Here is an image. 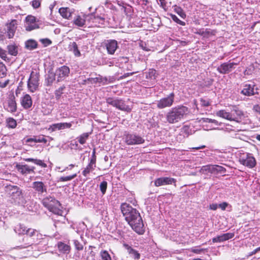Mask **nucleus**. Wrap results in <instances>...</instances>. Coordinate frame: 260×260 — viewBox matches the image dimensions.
Segmentation results:
<instances>
[{"label":"nucleus","mask_w":260,"mask_h":260,"mask_svg":"<svg viewBox=\"0 0 260 260\" xmlns=\"http://www.w3.org/2000/svg\"><path fill=\"white\" fill-rule=\"evenodd\" d=\"M121 210L129 225L137 233L143 234L144 232V224L139 212L127 203H122Z\"/></svg>","instance_id":"1"},{"label":"nucleus","mask_w":260,"mask_h":260,"mask_svg":"<svg viewBox=\"0 0 260 260\" xmlns=\"http://www.w3.org/2000/svg\"><path fill=\"white\" fill-rule=\"evenodd\" d=\"M189 113L188 108L184 106H178L170 109L166 115L167 121L174 124L182 121Z\"/></svg>","instance_id":"2"},{"label":"nucleus","mask_w":260,"mask_h":260,"mask_svg":"<svg viewBox=\"0 0 260 260\" xmlns=\"http://www.w3.org/2000/svg\"><path fill=\"white\" fill-rule=\"evenodd\" d=\"M217 116L230 121L240 122L244 118L243 112L237 106H233L230 111L219 110L216 113Z\"/></svg>","instance_id":"3"},{"label":"nucleus","mask_w":260,"mask_h":260,"mask_svg":"<svg viewBox=\"0 0 260 260\" xmlns=\"http://www.w3.org/2000/svg\"><path fill=\"white\" fill-rule=\"evenodd\" d=\"M42 203L50 211L57 215H61L62 211L61 209V204L54 197L48 196L44 198Z\"/></svg>","instance_id":"4"},{"label":"nucleus","mask_w":260,"mask_h":260,"mask_svg":"<svg viewBox=\"0 0 260 260\" xmlns=\"http://www.w3.org/2000/svg\"><path fill=\"white\" fill-rule=\"evenodd\" d=\"M9 194L11 198L18 204L23 205L25 204L22 190L17 186H9L7 188Z\"/></svg>","instance_id":"5"},{"label":"nucleus","mask_w":260,"mask_h":260,"mask_svg":"<svg viewBox=\"0 0 260 260\" xmlns=\"http://www.w3.org/2000/svg\"><path fill=\"white\" fill-rule=\"evenodd\" d=\"M106 103L121 111L127 112H130L132 111V109L128 106L126 105L124 102L120 99L108 98L106 99Z\"/></svg>","instance_id":"6"},{"label":"nucleus","mask_w":260,"mask_h":260,"mask_svg":"<svg viewBox=\"0 0 260 260\" xmlns=\"http://www.w3.org/2000/svg\"><path fill=\"white\" fill-rule=\"evenodd\" d=\"M124 141L128 145H140L145 142V140L143 137L134 133L125 134Z\"/></svg>","instance_id":"7"},{"label":"nucleus","mask_w":260,"mask_h":260,"mask_svg":"<svg viewBox=\"0 0 260 260\" xmlns=\"http://www.w3.org/2000/svg\"><path fill=\"white\" fill-rule=\"evenodd\" d=\"M101 19L104 20V19L100 16L95 17L93 13L89 14L88 15H84L83 17L80 15H77L74 17L73 23L78 27H83L85 24L86 20H90L92 19Z\"/></svg>","instance_id":"8"},{"label":"nucleus","mask_w":260,"mask_h":260,"mask_svg":"<svg viewBox=\"0 0 260 260\" xmlns=\"http://www.w3.org/2000/svg\"><path fill=\"white\" fill-rule=\"evenodd\" d=\"M39 81V74L32 71L27 81L28 90L32 92H35L38 88Z\"/></svg>","instance_id":"9"},{"label":"nucleus","mask_w":260,"mask_h":260,"mask_svg":"<svg viewBox=\"0 0 260 260\" xmlns=\"http://www.w3.org/2000/svg\"><path fill=\"white\" fill-rule=\"evenodd\" d=\"M26 235L31 238V241L28 243V245L22 246L23 248H27L29 246L37 243L42 237V235L38 231L31 228L27 229Z\"/></svg>","instance_id":"10"},{"label":"nucleus","mask_w":260,"mask_h":260,"mask_svg":"<svg viewBox=\"0 0 260 260\" xmlns=\"http://www.w3.org/2000/svg\"><path fill=\"white\" fill-rule=\"evenodd\" d=\"M241 164L249 168H253L256 165V160L252 154L246 153L243 154L239 158Z\"/></svg>","instance_id":"11"},{"label":"nucleus","mask_w":260,"mask_h":260,"mask_svg":"<svg viewBox=\"0 0 260 260\" xmlns=\"http://www.w3.org/2000/svg\"><path fill=\"white\" fill-rule=\"evenodd\" d=\"M174 93L172 92L167 97L161 99L157 102V107L161 109L171 107L174 102Z\"/></svg>","instance_id":"12"},{"label":"nucleus","mask_w":260,"mask_h":260,"mask_svg":"<svg viewBox=\"0 0 260 260\" xmlns=\"http://www.w3.org/2000/svg\"><path fill=\"white\" fill-rule=\"evenodd\" d=\"M39 20L32 15H28L25 20V30L28 31L38 29L39 28V25L38 23Z\"/></svg>","instance_id":"13"},{"label":"nucleus","mask_w":260,"mask_h":260,"mask_svg":"<svg viewBox=\"0 0 260 260\" xmlns=\"http://www.w3.org/2000/svg\"><path fill=\"white\" fill-rule=\"evenodd\" d=\"M18 25V21L16 19H12L10 22L6 23L5 31L8 39H12L14 37Z\"/></svg>","instance_id":"14"},{"label":"nucleus","mask_w":260,"mask_h":260,"mask_svg":"<svg viewBox=\"0 0 260 260\" xmlns=\"http://www.w3.org/2000/svg\"><path fill=\"white\" fill-rule=\"evenodd\" d=\"M237 64L238 63L236 62L229 61L221 64L217 67V71L220 74H226L231 72L234 69H235L236 66Z\"/></svg>","instance_id":"15"},{"label":"nucleus","mask_w":260,"mask_h":260,"mask_svg":"<svg viewBox=\"0 0 260 260\" xmlns=\"http://www.w3.org/2000/svg\"><path fill=\"white\" fill-rule=\"evenodd\" d=\"M70 69L66 66H63L57 68L55 71V75L57 82L63 81L70 74Z\"/></svg>","instance_id":"16"},{"label":"nucleus","mask_w":260,"mask_h":260,"mask_svg":"<svg viewBox=\"0 0 260 260\" xmlns=\"http://www.w3.org/2000/svg\"><path fill=\"white\" fill-rule=\"evenodd\" d=\"M4 109L10 113H14L17 110V104L14 95H11L4 106Z\"/></svg>","instance_id":"17"},{"label":"nucleus","mask_w":260,"mask_h":260,"mask_svg":"<svg viewBox=\"0 0 260 260\" xmlns=\"http://www.w3.org/2000/svg\"><path fill=\"white\" fill-rule=\"evenodd\" d=\"M107 52L109 54L113 55L118 48L117 42L115 40H108L104 43Z\"/></svg>","instance_id":"18"},{"label":"nucleus","mask_w":260,"mask_h":260,"mask_svg":"<svg viewBox=\"0 0 260 260\" xmlns=\"http://www.w3.org/2000/svg\"><path fill=\"white\" fill-rule=\"evenodd\" d=\"M255 85L252 82L246 84L241 91V93L245 95L250 96L254 94V87Z\"/></svg>","instance_id":"19"},{"label":"nucleus","mask_w":260,"mask_h":260,"mask_svg":"<svg viewBox=\"0 0 260 260\" xmlns=\"http://www.w3.org/2000/svg\"><path fill=\"white\" fill-rule=\"evenodd\" d=\"M175 182L174 178L169 177H160L156 179L154 181V185L155 186H160L162 185L172 184Z\"/></svg>","instance_id":"20"},{"label":"nucleus","mask_w":260,"mask_h":260,"mask_svg":"<svg viewBox=\"0 0 260 260\" xmlns=\"http://www.w3.org/2000/svg\"><path fill=\"white\" fill-rule=\"evenodd\" d=\"M72 125V123H67V122H62V123H57L53 124L50 126L49 128V130L51 131L52 132H54L56 130H61L65 128H69Z\"/></svg>","instance_id":"21"},{"label":"nucleus","mask_w":260,"mask_h":260,"mask_svg":"<svg viewBox=\"0 0 260 260\" xmlns=\"http://www.w3.org/2000/svg\"><path fill=\"white\" fill-rule=\"evenodd\" d=\"M16 168L17 170L23 175H27L34 172L35 168L30 167L27 165H17Z\"/></svg>","instance_id":"22"},{"label":"nucleus","mask_w":260,"mask_h":260,"mask_svg":"<svg viewBox=\"0 0 260 260\" xmlns=\"http://www.w3.org/2000/svg\"><path fill=\"white\" fill-rule=\"evenodd\" d=\"M234 236V234L231 233H228L217 236L212 239L213 243L222 242L229 239L233 238Z\"/></svg>","instance_id":"23"},{"label":"nucleus","mask_w":260,"mask_h":260,"mask_svg":"<svg viewBox=\"0 0 260 260\" xmlns=\"http://www.w3.org/2000/svg\"><path fill=\"white\" fill-rule=\"evenodd\" d=\"M32 187L39 194H42L47 191L46 186L43 182L41 181H35L33 182Z\"/></svg>","instance_id":"24"},{"label":"nucleus","mask_w":260,"mask_h":260,"mask_svg":"<svg viewBox=\"0 0 260 260\" xmlns=\"http://www.w3.org/2000/svg\"><path fill=\"white\" fill-rule=\"evenodd\" d=\"M32 104L31 98L29 94H26L22 97L21 104L24 109H27L29 108L32 106Z\"/></svg>","instance_id":"25"},{"label":"nucleus","mask_w":260,"mask_h":260,"mask_svg":"<svg viewBox=\"0 0 260 260\" xmlns=\"http://www.w3.org/2000/svg\"><path fill=\"white\" fill-rule=\"evenodd\" d=\"M123 246L127 250V252L135 259L138 260L140 258V254L138 251L133 248L131 246L126 244H124Z\"/></svg>","instance_id":"26"},{"label":"nucleus","mask_w":260,"mask_h":260,"mask_svg":"<svg viewBox=\"0 0 260 260\" xmlns=\"http://www.w3.org/2000/svg\"><path fill=\"white\" fill-rule=\"evenodd\" d=\"M59 13L63 18L70 19L73 11L67 7H62L59 9Z\"/></svg>","instance_id":"27"},{"label":"nucleus","mask_w":260,"mask_h":260,"mask_svg":"<svg viewBox=\"0 0 260 260\" xmlns=\"http://www.w3.org/2000/svg\"><path fill=\"white\" fill-rule=\"evenodd\" d=\"M201 174L207 175L208 173H214V165H208L202 166L199 171Z\"/></svg>","instance_id":"28"},{"label":"nucleus","mask_w":260,"mask_h":260,"mask_svg":"<svg viewBox=\"0 0 260 260\" xmlns=\"http://www.w3.org/2000/svg\"><path fill=\"white\" fill-rule=\"evenodd\" d=\"M57 247L59 252L63 253L68 254L71 250L70 246L62 242H58Z\"/></svg>","instance_id":"29"},{"label":"nucleus","mask_w":260,"mask_h":260,"mask_svg":"<svg viewBox=\"0 0 260 260\" xmlns=\"http://www.w3.org/2000/svg\"><path fill=\"white\" fill-rule=\"evenodd\" d=\"M68 49L70 51L73 52L75 56H81V53L78 49V45L75 42H70L69 44Z\"/></svg>","instance_id":"30"},{"label":"nucleus","mask_w":260,"mask_h":260,"mask_svg":"<svg viewBox=\"0 0 260 260\" xmlns=\"http://www.w3.org/2000/svg\"><path fill=\"white\" fill-rule=\"evenodd\" d=\"M38 47V43L33 39H29L25 42V48L29 50H33Z\"/></svg>","instance_id":"31"},{"label":"nucleus","mask_w":260,"mask_h":260,"mask_svg":"<svg viewBox=\"0 0 260 260\" xmlns=\"http://www.w3.org/2000/svg\"><path fill=\"white\" fill-rule=\"evenodd\" d=\"M7 49L10 55L15 56L18 54V47L15 44H9Z\"/></svg>","instance_id":"32"},{"label":"nucleus","mask_w":260,"mask_h":260,"mask_svg":"<svg viewBox=\"0 0 260 260\" xmlns=\"http://www.w3.org/2000/svg\"><path fill=\"white\" fill-rule=\"evenodd\" d=\"M27 142H34L35 143H44L46 144L47 142V140L44 138V136H39L38 137H34L27 139Z\"/></svg>","instance_id":"33"},{"label":"nucleus","mask_w":260,"mask_h":260,"mask_svg":"<svg viewBox=\"0 0 260 260\" xmlns=\"http://www.w3.org/2000/svg\"><path fill=\"white\" fill-rule=\"evenodd\" d=\"M27 229L24 225L19 224L15 228L14 231L19 235H24L26 234Z\"/></svg>","instance_id":"34"},{"label":"nucleus","mask_w":260,"mask_h":260,"mask_svg":"<svg viewBox=\"0 0 260 260\" xmlns=\"http://www.w3.org/2000/svg\"><path fill=\"white\" fill-rule=\"evenodd\" d=\"M91 134V133H85L81 135H80L79 137L77 138V139L78 140V142L80 144L83 145L84 144L86 140L88 139L89 135Z\"/></svg>","instance_id":"35"},{"label":"nucleus","mask_w":260,"mask_h":260,"mask_svg":"<svg viewBox=\"0 0 260 260\" xmlns=\"http://www.w3.org/2000/svg\"><path fill=\"white\" fill-rule=\"evenodd\" d=\"M7 126L10 128H14L17 126V122L13 118H8L6 119Z\"/></svg>","instance_id":"36"},{"label":"nucleus","mask_w":260,"mask_h":260,"mask_svg":"<svg viewBox=\"0 0 260 260\" xmlns=\"http://www.w3.org/2000/svg\"><path fill=\"white\" fill-rule=\"evenodd\" d=\"M56 77L55 75V73H54L53 72L49 73L47 75V81L48 85H50L52 84L53 81L55 79V77Z\"/></svg>","instance_id":"37"},{"label":"nucleus","mask_w":260,"mask_h":260,"mask_svg":"<svg viewBox=\"0 0 260 260\" xmlns=\"http://www.w3.org/2000/svg\"><path fill=\"white\" fill-rule=\"evenodd\" d=\"M200 105L203 107H209L211 104V101L208 99L201 98L199 100Z\"/></svg>","instance_id":"38"},{"label":"nucleus","mask_w":260,"mask_h":260,"mask_svg":"<svg viewBox=\"0 0 260 260\" xmlns=\"http://www.w3.org/2000/svg\"><path fill=\"white\" fill-rule=\"evenodd\" d=\"M100 256L102 260H112L111 257L106 250H102L100 252Z\"/></svg>","instance_id":"39"},{"label":"nucleus","mask_w":260,"mask_h":260,"mask_svg":"<svg viewBox=\"0 0 260 260\" xmlns=\"http://www.w3.org/2000/svg\"><path fill=\"white\" fill-rule=\"evenodd\" d=\"M175 12L179 15L182 18L184 19L186 17V14L183 10L180 7L176 6L174 9Z\"/></svg>","instance_id":"40"},{"label":"nucleus","mask_w":260,"mask_h":260,"mask_svg":"<svg viewBox=\"0 0 260 260\" xmlns=\"http://www.w3.org/2000/svg\"><path fill=\"white\" fill-rule=\"evenodd\" d=\"M95 167L88 164L82 172L84 176L86 177L87 175L94 169Z\"/></svg>","instance_id":"41"},{"label":"nucleus","mask_w":260,"mask_h":260,"mask_svg":"<svg viewBox=\"0 0 260 260\" xmlns=\"http://www.w3.org/2000/svg\"><path fill=\"white\" fill-rule=\"evenodd\" d=\"M7 69L5 65L1 62L0 63V77L3 78L6 75Z\"/></svg>","instance_id":"42"},{"label":"nucleus","mask_w":260,"mask_h":260,"mask_svg":"<svg viewBox=\"0 0 260 260\" xmlns=\"http://www.w3.org/2000/svg\"><path fill=\"white\" fill-rule=\"evenodd\" d=\"M77 176L76 174H74L72 175L66 176V177H61L59 178V180L60 181L65 182V181H69L75 178Z\"/></svg>","instance_id":"43"},{"label":"nucleus","mask_w":260,"mask_h":260,"mask_svg":"<svg viewBox=\"0 0 260 260\" xmlns=\"http://www.w3.org/2000/svg\"><path fill=\"white\" fill-rule=\"evenodd\" d=\"M107 188V182L106 181H102L100 185V188L103 194L106 193Z\"/></svg>","instance_id":"44"},{"label":"nucleus","mask_w":260,"mask_h":260,"mask_svg":"<svg viewBox=\"0 0 260 260\" xmlns=\"http://www.w3.org/2000/svg\"><path fill=\"white\" fill-rule=\"evenodd\" d=\"M74 244L76 250L79 251L83 250V245L78 240H74Z\"/></svg>","instance_id":"45"},{"label":"nucleus","mask_w":260,"mask_h":260,"mask_svg":"<svg viewBox=\"0 0 260 260\" xmlns=\"http://www.w3.org/2000/svg\"><path fill=\"white\" fill-rule=\"evenodd\" d=\"M200 122L204 123V122H208V123H214L216 125H218V121L214 119H209L207 118H202L200 120Z\"/></svg>","instance_id":"46"},{"label":"nucleus","mask_w":260,"mask_h":260,"mask_svg":"<svg viewBox=\"0 0 260 260\" xmlns=\"http://www.w3.org/2000/svg\"><path fill=\"white\" fill-rule=\"evenodd\" d=\"M155 74H156V71L154 69H150L149 70L148 74L146 76L147 78H150V79H155Z\"/></svg>","instance_id":"47"},{"label":"nucleus","mask_w":260,"mask_h":260,"mask_svg":"<svg viewBox=\"0 0 260 260\" xmlns=\"http://www.w3.org/2000/svg\"><path fill=\"white\" fill-rule=\"evenodd\" d=\"M171 18L174 21L176 22L177 23L184 26L185 25V23L181 20H180L176 15H171Z\"/></svg>","instance_id":"48"},{"label":"nucleus","mask_w":260,"mask_h":260,"mask_svg":"<svg viewBox=\"0 0 260 260\" xmlns=\"http://www.w3.org/2000/svg\"><path fill=\"white\" fill-rule=\"evenodd\" d=\"M64 88V86H62L55 91V94L56 99H59L60 98L61 95L62 94V91Z\"/></svg>","instance_id":"49"},{"label":"nucleus","mask_w":260,"mask_h":260,"mask_svg":"<svg viewBox=\"0 0 260 260\" xmlns=\"http://www.w3.org/2000/svg\"><path fill=\"white\" fill-rule=\"evenodd\" d=\"M225 172V169L223 167L218 166L214 165V172H220L221 173H224Z\"/></svg>","instance_id":"50"},{"label":"nucleus","mask_w":260,"mask_h":260,"mask_svg":"<svg viewBox=\"0 0 260 260\" xmlns=\"http://www.w3.org/2000/svg\"><path fill=\"white\" fill-rule=\"evenodd\" d=\"M0 57L6 60L7 58V51L0 47Z\"/></svg>","instance_id":"51"},{"label":"nucleus","mask_w":260,"mask_h":260,"mask_svg":"<svg viewBox=\"0 0 260 260\" xmlns=\"http://www.w3.org/2000/svg\"><path fill=\"white\" fill-rule=\"evenodd\" d=\"M41 0H32L31 2V6L34 9L38 8L41 5Z\"/></svg>","instance_id":"52"},{"label":"nucleus","mask_w":260,"mask_h":260,"mask_svg":"<svg viewBox=\"0 0 260 260\" xmlns=\"http://www.w3.org/2000/svg\"><path fill=\"white\" fill-rule=\"evenodd\" d=\"M205 250V249H203V248L199 249L196 247H192L190 249V251H191L194 253H196V254H200L202 252L204 251Z\"/></svg>","instance_id":"53"},{"label":"nucleus","mask_w":260,"mask_h":260,"mask_svg":"<svg viewBox=\"0 0 260 260\" xmlns=\"http://www.w3.org/2000/svg\"><path fill=\"white\" fill-rule=\"evenodd\" d=\"M40 41L45 46H48L52 43L51 41L47 38L41 39L40 40Z\"/></svg>","instance_id":"54"},{"label":"nucleus","mask_w":260,"mask_h":260,"mask_svg":"<svg viewBox=\"0 0 260 260\" xmlns=\"http://www.w3.org/2000/svg\"><path fill=\"white\" fill-rule=\"evenodd\" d=\"M35 164L43 168H46L47 167V165L40 159H36Z\"/></svg>","instance_id":"55"},{"label":"nucleus","mask_w":260,"mask_h":260,"mask_svg":"<svg viewBox=\"0 0 260 260\" xmlns=\"http://www.w3.org/2000/svg\"><path fill=\"white\" fill-rule=\"evenodd\" d=\"M231 136L234 138H239L240 137L239 136V134H237L235 131L233 130H231V131H229Z\"/></svg>","instance_id":"56"},{"label":"nucleus","mask_w":260,"mask_h":260,"mask_svg":"<svg viewBox=\"0 0 260 260\" xmlns=\"http://www.w3.org/2000/svg\"><path fill=\"white\" fill-rule=\"evenodd\" d=\"M9 83V80L5 81L4 82H0V87L5 88Z\"/></svg>","instance_id":"57"},{"label":"nucleus","mask_w":260,"mask_h":260,"mask_svg":"<svg viewBox=\"0 0 260 260\" xmlns=\"http://www.w3.org/2000/svg\"><path fill=\"white\" fill-rule=\"evenodd\" d=\"M219 208H220L222 210H224L225 209L226 207L228 206V204L225 202H223L218 205Z\"/></svg>","instance_id":"58"},{"label":"nucleus","mask_w":260,"mask_h":260,"mask_svg":"<svg viewBox=\"0 0 260 260\" xmlns=\"http://www.w3.org/2000/svg\"><path fill=\"white\" fill-rule=\"evenodd\" d=\"M95 162H96V158L92 157L88 164H89L95 168V167H96Z\"/></svg>","instance_id":"59"},{"label":"nucleus","mask_w":260,"mask_h":260,"mask_svg":"<svg viewBox=\"0 0 260 260\" xmlns=\"http://www.w3.org/2000/svg\"><path fill=\"white\" fill-rule=\"evenodd\" d=\"M253 109L255 111L260 113V104L254 105L253 107Z\"/></svg>","instance_id":"60"},{"label":"nucleus","mask_w":260,"mask_h":260,"mask_svg":"<svg viewBox=\"0 0 260 260\" xmlns=\"http://www.w3.org/2000/svg\"><path fill=\"white\" fill-rule=\"evenodd\" d=\"M218 205L217 204H212L210 205V209L212 210L217 209Z\"/></svg>","instance_id":"61"},{"label":"nucleus","mask_w":260,"mask_h":260,"mask_svg":"<svg viewBox=\"0 0 260 260\" xmlns=\"http://www.w3.org/2000/svg\"><path fill=\"white\" fill-rule=\"evenodd\" d=\"M260 251V247L256 248L255 249H254L253 251H251L249 254V256H251V255H253L254 254H255L256 252H257L258 251Z\"/></svg>","instance_id":"62"},{"label":"nucleus","mask_w":260,"mask_h":260,"mask_svg":"<svg viewBox=\"0 0 260 260\" xmlns=\"http://www.w3.org/2000/svg\"><path fill=\"white\" fill-rule=\"evenodd\" d=\"M4 34H5V31L4 32L3 30H0V40L3 41L4 40Z\"/></svg>","instance_id":"63"},{"label":"nucleus","mask_w":260,"mask_h":260,"mask_svg":"<svg viewBox=\"0 0 260 260\" xmlns=\"http://www.w3.org/2000/svg\"><path fill=\"white\" fill-rule=\"evenodd\" d=\"M36 159L32 158H24V160L25 161L27 162H32L35 164V160Z\"/></svg>","instance_id":"64"}]
</instances>
